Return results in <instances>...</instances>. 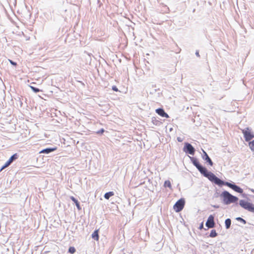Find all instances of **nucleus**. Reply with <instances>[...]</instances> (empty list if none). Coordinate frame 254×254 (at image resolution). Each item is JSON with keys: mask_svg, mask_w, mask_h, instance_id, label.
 Segmentation results:
<instances>
[{"mask_svg": "<svg viewBox=\"0 0 254 254\" xmlns=\"http://www.w3.org/2000/svg\"><path fill=\"white\" fill-rule=\"evenodd\" d=\"M204 176L207 178L213 184H214L215 185H217L219 187H221L223 186H226L229 187L230 188L232 189L235 191L239 193H242L244 191L240 187L236 185L234 183H230L228 182L225 181L218 178L217 176Z\"/></svg>", "mask_w": 254, "mask_h": 254, "instance_id": "nucleus-1", "label": "nucleus"}, {"mask_svg": "<svg viewBox=\"0 0 254 254\" xmlns=\"http://www.w3.org/2000/svg\"><path fill=\"white\" fill-rule=\"evenodd\" d=\"M220 196L222 198L223 203L225 205H228L233 203H236V205H238V197L232 195L227 190L223 191L220 194Z\"/></svg>", "mask_w": 254, "mask_h": 254, "instance_id": "nucleus-2", "label": "nucleus"}, {"mask_svg": "<svg viewBox=\"0 0 254 254\" xmlns=\"http://www.w3.org/2000/svg\"><path fill=\"white\" fill-rule=\"evenodd\" d=\"M239 204L243 208L249 212L254 213V204L244 199L240 200Z\"/></svg>", "mask_w": 254, "mask_h": 254, "instance_id": "nucleus-3", "label": "nucleus"}, {"mask_svg": "<svg viewBox=\"0 0 254 254\" xmlns=\"http://www.w3.org/2000/svg\"><path fill=\"white\" fill-rule=\"evenodd\" d=\"M185 199L183 197L178 200L173 206V209L176 212H180L184 208L185 205Z\"/></svg>", "mask_w": 254, "mask_h": 254, "instance_id": "nucleus-4", "label": "nucleus"}, {"mask_svg": "<svg viewBox=\"0 0 254 254\" xmlns=\"http://www.w3.org/2000/svg\"><path fill=\"white\" fill-rule=\"evenodd\" d=\"M244 138L246 141H249L254 137V133L251 131V129L247 127L242 130Z\"/></svg>", "mask_w": 254, "mask_h": 254, "instance_id": "nucleus-5", "label": "nucleus"}, {"mask_svg": "<svg viewBox=\"0 0 254 254\" xmlns=\"http://www.w3.org/2000/svg\"><path fill=\"white\" fill-rule=\"evenodd\" d=\"M183 150L186 153L190 154L191 155H193L195 153L194 148L191 144L188 142L185 143Z\"/></svg>", "mask_w": 254, "mask_h": 254, "instance_id": "nucleus-6", "label": "nucleus"}, {"mask_svg": "<svg viewBox=\"0 0 254 254\" xmlns=\"http://www.w3.org/2000/svg\"><path fill=\"white\" fill-rule=\"evenodd\" d=\"M140 176H132L130 180V182L132 184H134L135 187L141 185L145 183V182L143 181L142 179H140Z\"/></svg>", "mask_w": 254, "mask_h": 254, "instance_id": "nucleus-7", "label": "nucleus"}, {"mask_svg": "<svg viewBox=\"0 0 254 254\" xmlns=\"http://www.w3.org/2000/svg\"><path fill=\"white\" fill-rule=\"evenodd\" d=\"M205 226L208 228H213L215 227V223L214 222V216L210 215L205 223Z\"/></svg>", "mask_w": 254, "mask_h": 254, "instance_id": "nucleus-8", "label": "nucleus"}, {"mask_svg": "<svg viewBox=\"0 0 254 254\" xmlns=\"http://www.w3.org/2000/svg\"><path fill=\"white\" fill-rule=\"evenodd\" d=\"M18 155L17 153H15L12 155L10 158L7 160L4 165L1 168L0 171H1L2 169L7 167L9 166L14 160L17 159L18 158Z\"/></svg>", "mask_w": 254, "mask_h": 254, "instance_id": "nucleus-9", "label": "nucleus"}, {"mask_svg": "<svg viewBox=\"0 0 254 254\" xmlns=\"http://www.w3.org/2000/svg\"><path fill=\"white\" fill-rule=\"evenodd\" d=\"M202 175H214L211 172H208L207 169L201 164L196 168Z\"/></svg>", "mask_w": 254, "mask_h": 254, "instance_id": "nucleus-10", "label": "nucleus"}, {"mask_svg": "<svg viewBox=\"0 0 254 254\" xmlns=\"http://www.w3.org/2000/svg\"><path fill=\"white\" fill-rule=\"evenodd\" d=\"M203 154L202 155V158L204 160L206 163H208L209 165L210 166H212L213 162L210 159V158L208 156V154L206 153L205 151L203 150Z\"/></svg>", "mask_w": 254, "mask_h": 254, "instance_id": "nucleus-11", "label": "nucleus"}, {"mask_svg": "<svg viewBox=\"0 0 254 254\" xmlns=\"http://www.w3.org/2000/svg\"><path fill=\"white\" fill-rule=\"evenodd\" d=\"M156 112L162 117L169 118L168 115L164 111L162 108L157 109L156 110Z\"/></svg>", "mask_w": 254, "mask_h": 254, "instance_id": "nucleus-12", "label": "nucleus"}, {"mask_svg": "<svg viewBox=\"0 0 254 254\" xmlns=\"http://www.w3.org/2000/svg\"><path fill=\"white\" fill-rule=\"evenodd\" d=\"M99 229H96L91 234V238L92 239L98 241L99 240Z\"/></svg>", "mask_w": 254, "mask_h": 254, "instance_id": "nucleus-13", "label": "nucleus"}, {"mask_svg": "<svg viewBox=\"0 0 254 254\" xmlns=\"http://www.w3.org/2000/svg\"><path fill=\"white\" fill-rule=\"evenodd\" d=\"M70 199L75 204V205H76V206L77 207V209L78 210H81L82 208H81V207L80 206V202L78 201V200L76 198H75L73 196H70Z\"/></svg>", "mask_w": 254, "mask_h": 254, "instance_id": "nucleus-14", "label": "nucleus"}, {"mask_svg": "<svg viewBox=\"0 0 254 254\" xmlns=\"http://www.w3.org/2000/svg\"><path fill=\"white\" fill-rule=\"evenodd\" d=\"M57 149L56 147L54 148H47L44 149L40 151L39 153H44V154H49L51 152L55 151Z\"/></svg>", "mask_w": 254, "mask_h": 254, "instance_id": "nucleus-15", "label": "nucleus"}, {"mask_svg": "<svg viewBox=\"0 0 254 254\" xmlns=\"http://www.w3.org/2000/svg\"><path fill=\"white\" fill-rule=\"evenodd\" d=\"M231 225V220L230 218H227L225 220V226L226 229L230 228Z\"/></svg>", "mask_w": 254, "mask_h": 254, "instance_id": "nucleus-16", "label": "nucleus"}, {"mask_svg": "<svg viewBox=\"0 0 254 254\" xmlns=\"http://www.w3.org/2000/svg\"><path fill=\"white\" fill-rule=\"evenodd\" d=\"M114 195V192L112 191L107 192L104 194V197L106 199H109L111 196Z\"/></svg>", "mask_w": 254, "mask_h": 254, "instance_id": "nucleus-17", "label": "nucleus"}, {"mask_svg": "<svg viewBox=\"0 0 254 254\" xmlns=\"http://www.w3.org/2000/svg\"><path fill=\"white\" fill-rule=\"evenodd\" d=\"M190 159L193 163V164L197 168V167H198L200 164L199 163V161H198V160L196 159V158H193V157H192V158H190Z\"/></svg>", "mask_w": 254, "mask_h": 254, "instance_id": "nucleus-18", "label": "nucleus"}, {"mask_svg": "<svg viewBox=\"0 0 254 254\" xmlns=\"http://www.w3.org/2000/svg\"><path fill=\"white\" fill-rule=\"evenodd\" d=\"M217 235H218V234L216 232V230L215 229H212L210 231L209 237L210 238H215Z\"/></svg>", "mask_w": 254, "mask_h": 254, "instance_id": "nucleus-19", "label": "nucleus"}, {"mask_svg": "<svg viewBox=\"0 0 254 254\" xmlns=\"http://www.w3.org/2000/svg\"><path fill=\"white\" fill-rule=\"evenodd\" d=\"M164 187L165 188H171L172 186L170 181L169 180L165 181L164 184Z\"/></svg>", "mask_w": 254, "mask_h": 254, "instance_id": "nucleus-20", "label": "nucleus"}, {"mask_svg": "<svg viewBox=\"0 0 254 254\" xmlns=\"http://www.w3.org/2000/svg\"><path fill=\"white\" fill-rule=\"evenodd\" d=\"M75 252H76V249L74 247L70 246L69 247L68 250V253H69L71 254H73L75 253Z\"/></svg>", "mask_w": 254, "mask_h": 254, "instance_id": "nucleus-21", "label": "nucleus"}, {"mask_svg": "<svg viewBox=\"0 0 254 254\" xmlns=\"http://www.w3.org/2000/svg\"><path fill=\"white\" fill-rule=\"evenodd\" d=\"M236 220H237L238 221L244 224H246L247 223V221L241 217H238L236 218Z\"/></svg>", "mask_w": 254, "mask_h": 254, "instance_id": "nucleus-22", "label": "nucleus"}, {"mask_svg": "<svg viewBox=\"0 0 254 254\" xmlns=\"http://www.w3.org/2000/svg\"><path fill=\"white\" fill-rule=\"evenodd\" d=\"M249 146L251 150L254 152V140L249 142Z\"/></svg>", "mask_w": 254, "mask_h": 254, "instance_id": "nucleus-23", "label": "nucleus"}, {"mask_svg": "<svg viewBox=\"0 0 254 254\" xmlns=\"http://www.w3.org/2000/svg\"><path fill=\"white\" fill-rule=\"evenodd\" d=\"M30 88L32 90V91L33 92H34L35 93H38V92H39L40 91V89H38V88L35 87L34 86H31Z\"/></svg>", "mask_w": 254, "mask_h": 254, "instance_id": "nucleus-24", "label": "nucleus"}, {"mask_svg": "<svg viewBox=\"0 0 254 254\" xmlns=\"http://www.w3.org/2000/svg\"><path fill=\"white\" fill-rule=\"evenodd\" d=\"M242 194V196L245 198H246L248 200H249V198L248 197V194L245 193H244L243 192L242 193H241Z\"/></svg>", "mask_w": 254, "mask_h": 254, "instance_id": "nucleus-25", "label": "nucleus"}, {"mask_svg": "<svg viewBox=\"0 0 254 254\" xmlns=\"http://www.w3.org/2000/svg\"><path fill=\"white\" fill-rule=\"evenodd\" d=\"M105 131V130L103 128L101 129L97 132V134H102Z\"/></svg>", "mask_w": 254, "mask_h": 254, "instance_id": "nucleus-26", "label": "nucleus"}, {"mask_svg": "<svg viewBox=\"0 0 254 254\" xmlns=\"http://www.w3.org/2000/svg\"><path fill=\"white\" fill-rule=\"evenodd\" d=\"M203 228V222H202L200 224L198 229H199L200 230H201Z\"/></svg>", "mask_w": 254, "mask_h": 254, "instance_id": "nucleus-27", "label": "nucleus"}, {"mask_svg": "<svg viewBox=\"0 0 254 254\" xmlns=\"http://www.w3.org/2000/svg\"><path fill=\"white\" fill-rule=\"evenodd\" d=\"M112 89L115 91H118V89L116 86H113Z\"/></svg>", "mask_w": 254, "mask_h": 254, "instance_id": "nucleus-28", "label": "nucleus"}, {"mask_svg": "<svg viewBox=\"0 0 254 254\" xmlns=\"http://www.w3.org/2000/svg\"><path fill=\"white\" fill-rule=\"evenodd\" d=\"M10 64L13 65H16L17 64L15 62L12 61V60H9Z\"/></svg>", "mask_w": 254, "mask_h": 254, "instance_id": "nucleus-29", "label": "nucleus"}, {"mask_svg": "<svg viewBox=\"0 0 254 254\" xmlns=\"http://www.w3.org/2000/svg\"><path fill=\"white\" fill-rule=\"evenodd\" d=\"M195 55L197 57H199L200 56H199V52L198 51H196V52H195Z\"/></svg>", "mask_w": 254, "mask_h": 254, "instance_id": "nucleus-30", "label": "nucleus"}, {"mask_svg": "<svg viewBox=\"0 0 254 254\" xmlns=\"http://www.w3.org/2000/svg\"><path fill=\"white\" fill-rule=\"evenodd\" d=\"M213 207L215 208H218L219 207V206L217 205H213Z\"/></svg>", "mask_w": 254, "mask_h": 254, "instance_id": "nucleus-31", "label": "nucleus"}, {"mask_svg": "<svg viewBox=\"0 0 254 254\" xmlns=\"http://www.w3.org/2000/svg\"><path fill=\"white\" fill-rule=\"evenodd\" d=\"M249 190H251L252 192H254V189L249 188Z\"/></svg>", "mask_w": 254, "mask_h": 254, "instance_id": "nucleus-32", "label": "nucleus"}, {"mask_svg": "<svg viewBox=\"0 0 254 254\" xmlns=\"http://www.w3.org/2000/svg\"><path fill=\"white\" fill-rule=\"evenodd\" d=\"M178 140L179 142H181V141H182V139H181L180 137H178Z\"/></svg>", "mask_w": 254, "mask_h": 254, "instance_id": "nucleus-33", "label": "nucleus"}, {"mask_svg": "<svg viewBox=\"0 0 254 254\" xmlns=\"http://www.w3.org/2000/svg\"><path fill=\"white\" fill-rule=\"evenodd\" d=\"M252 197H253L254 198V195H252Z\"/></svg>", "mask_w": 254, "mask_h": 254, "instance_id": "nucleus-34", "label": "nucleus"}]
</instances>
